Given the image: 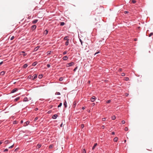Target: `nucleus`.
<instances>
[{
    "label": "nucleus",
    "instance_id": "f257e3e1",
    "mask_svg": "<svg viewBox=\"0 0 153 153\" xmlns=\"http://www.w3.org/2000/svg\"><path fill=\"white\" fill-rule=\"evenodd\" d=\"M74 62H71L70 63H68L66 64V66L67 67H68L70 66H71L74 64Z\"/></svg>",
    "mask_w": 153,
    "mask_h": 153
},
{
    "label": "nucleus",
    "instance_id": "f03ea898",
    "mask_svg": "<svg viewBox=\"0 0 153 153\" xmlns=\"http://www.w3.org/2000/svg\"><path fill=\"white\" fill-rule=\"evenodd\" d=\"M96 99V97L94 96H93V97L91 98L90 100L91 102H93L95 101Z\"/></svg>",
    "mask_w": 153,
    "mask_h": 153
},
{
    "label": "nucleus",
    "instance_id": "7ed1b4c3",
    "mask_svg": "<svg viewBox=\"0 0 153 153\" xmlns=\"http://www.w3.org/2000/svg\"><path fill=\"white\" fill-rule=\"evenodd\" d=\"M37 75L35 74L32 77L33 79L34 80L36 79L37 77Z\"/></svg>",
    "mask_w": 153,
    "mask_h": 153
},
{
    "label": "nucleus",
    "instance_id": "20e7f679",
    "mask_svg": "<svg viewBox=\"0 0 153 153\" xmlns=\"http://www.w3.org/2000/svg\"><path fill=\"white\" fill-rule=\"evenodd\" d=\"M30 121H27L25 123V126H27L30 123Z\"/></svg>",
    "mask_w": 153,
    "mask_h": 153
},
{
    "label": "nucleus",
    "instance_id": "39448f33",
    "mask_svg": "<svg viewBox=\"0 0 153 153\" xmlns=\"http://www.w3.org/2000/svg\"><path fill=\"white\" fill-rule=\"evenodd\" d=\"M63 59L64 60H66L68 59V57L67 56H65L63 57Z\"/></svg>",
    "mask_w": 153,
    "mask_h": 153
},
{
    "label": "nucleus",
    "instance_id": "423d86ee",
    "mask_svg": "<svg viewBox=\"0 0 153 153\" xmlns=\"http://www.w3.org/2000/svg\"><path fill=\"white\" fill-rule=\"evenodd\" d=\"M36 26L35 25H33L31 27V29L32 30H34L35 29H36Z\"/></svg>",
    "mask_w": 153,
    "mask_h": 153
},
{
    "label": "nucleus",
    "instance_id": "0eeeda50",
    "mask_svg": "<svg viewBox=\"0 0 153 153\" xmlns=\"http://www.w3.org/2000/svg\"><path fill=\"white\" fill-rule=\"evenodd\" d=\"M57 117V114H55L53 115L52 117V118L53 119H56Z\"/></svg>",
    "mask_w": 153,
    "mask_h": 153
},
{
    "label": "nucleus",
    "instance_id": "6e6552de",
    "mask_svg": "<svg viewBox=\"0 0 153 153\" xmlns=\"http://www.w3.org/2000/svg\"><path fill=\"white\" fill-rule=\"evenodd\" d=\"M48 33V31L47 30H45L44 31V34H45V35H47Z\"/></svg>",
    "mask_w": 153,
    "mask_h": 153
},
{
    "label": "nucleus",
    "instance_id": "1a4fd4ad",
    "mask_svg": "<svg viewBox=\"0 0 153 153\" xmlns=\"http://www.w3.org/2000/svg\"><path fill=\"white\" fill-rule=\"evenodd\" d=\"M17 90V89L15 88L12 91V93H13L14 92H15Z\"/></svg>",
    "mask_w": 153,
    "mask_h": 153
},
{
    "label": "nucleus",
    "instance_id": "9d476101",
    "mask_svg": "<svg viewBox=\"0 0 153 153\" xmlns=\"http://www.w3.org/2000/svg\"><path fill=\"white\" fill-rule=\"evenodd\" d=\"M118 140V138L117 137H116L114 138V140L115 142H117Z\"/></svg>",
    "mask_w": 153,
    "mask_h": 153
},
{
    "label": "nucleus",
    "instance_id": "9b49d317",
    "mask_svg": "<svg viewBox=\"0 0 153 153\" xmlns=\"http://www.w3.org/2000/svg\"><path fill=\"white\" fill-rule=\"evenodd\" d=\"M10 142L9 141V140H6L5 141L4 143L5 144H8V143H10Z\"/></svg>",
    "mask_w": 153,
    "mask_h": 153
},
{
    "label": "nucleus",
    "instance_id": "f8f14e48",
    "mask_svg": "<svg viewBox=\"0 0 153 153\" xmlns=\"http://www.w3.org/2000/svg\"><path fill=\"white\" fill-rule=\"evenodd\" d=\"M64 105L65 106V107L66 108L67 106V103L66 101H65L64 103Z\"/></svg>",
    "mask_w": 153,
    "mask_h": 153
},
{
    "label": "nucleus",
    "instance_id": "ddd939ff",
    "mask_svg": "<svg viewBox=\"0 0 153 153\" xmlns=\"http://www.w3.org/2000/svg\"><path fill=\"white\" fill-rule=\"evenodd\" d=\"M97 145V143H96L94 144V146L92 147V149H94L95 148V147Z\"/></svg>",
    "mask_w": 153,
    "mask_h": 153
},
{
    "label": "nucleus",
    "instance_id": "4468645a",
    "mask_svg": "<svg viewBox=\"0 0 153 153\" xmlns=\"http://www.w3.org/2000/svg\"><path fill=\"white\" fill-rule=\"evenodd\" d=\"M37 63V62H33V64L32 65L33 66H35Z\"/></svg>",
    "mask_w": 153,
    "mask_h": 153
},
{
    "label": "nucleus",
    "instance_id": "2eb2a0df",
    "mask_svg": "<svg viewBox=\"0 0 153 153\" xmlns=\"http://www.w3.org/2000/svg\"><path fill=\"white\" fill-rule=\"evenodd\" d=\"M25 102H26L28 101L27 100V98L26 97H25L24 98V100Z\"/></svg>",
    "mask_w": 153,
    "mask_h": 153
},
{
    "label": "nucleus",
    "instance_id": "dca6fc26",
    "mask_svg": "<svg viewBox=\"0 0 153 153\" xmlns=\"http://www.w3.org/2000/svg\"><path fill=\"white\" fill-rule=\"evenodd\" d=\"M27 66V65L26 64H24L23 66V68H26Z\"/></svg>",
    "mask_w": 153,
    "mask_h": 153
},
{
    "label": "nucleus",
    "instance_id": "f3484780",
    "mask_svg": "<svg viewBox=\"0 0 153 153\" xmlns=\"http://www.w3.org/2000/svg\"><path fill=\"white\" fill-rule=\"evenodd\" d=\"M68 40H67V41L65 42V45H68V44L69 42H68Z\"/></svg>",
    "mask_w": 153,
    "mask_h": 153
},
{
    "label": "nucleus",
    "instance_id": "a211bd4d",
    "mask_svg": "<svg viewBox=\"0 0 153 153\" xmlns=\"http://www.w3.org/2000/svg\"><path fill=\"white\" fill-rule=\"evenodd\" d=\"M115 118H116V117H115L114 116H113L111 117V119L113 120H115Z\"/></svg>",
    "mask_w": 153,
    "mask_h": 153
},
{
    "label": "nucleus",
    "instance_id": "6ab92c4d",
    "mask_svg": "<svg viewBox=\"0 0 153 153\" xmlns=\"http://www.w3.org/2000/svg\"><path fill=\"white\" fill-rule=\"evenodd\" d=\"M68 36H65L64 38V39L65 40H68Z\"/></svg>",
    "mask_w": 153,
    "mask_h": 153
},
{
    "label": "nucleus",
    "instance_id": "aec40b11",
    "mask_svg": "<svg viewBox=\"0 0 153 153\" xmlns=\"http://www.w3.org/2000/svg\"><path fill=\"white\" fill-rule=\"evenodd\" d=\"M65 25V23L64 22H61L60 23V25L63 26Z\"/></svg>",
    "mask_w": 153,
    "mask_h": 153
},
{
    "label": "nucleus",
    "instance_id": "412c9836",
    "mask_svg": "<svg viewBox=\"0 0 153 153\" xmlns=\"http://www.w3.org/2000/svg\"><path fill=\"white\" fill-rule=\"evenodd\" d=\"M125 80L126 81H128L129 80V78L128 77H126L125 78Z\"/></svg>",
    "mask_w": 153,
    "mask_h": 153
},
{
    "label": "nucleus",
    "instance_id": "4be33fe9",
    "mask_svg": "<svg viewBox=\"0 0 153 153\" xmlns=\"http://www.w3.org/2000/svg\"><path fill=\"white\" fill-rule=\"evenodd\" d=\"M19 97H17V98H16L15 100L16 101H18V100H19Z\"/></svg>",
    "mask_w": 153,
    "mask_h": 153
},
{
    "label": "nucleus",
    "instance_id": "5701e85b",
    "mask_svg": "<svg viewBox=\"0 0 153 153\" xmlns=\"http://www.w3.org/2000/svg\"><path fill=\"white\" fill-rule=\"evenodd\" d=\"M42 74L39 75V78H41L42 77Z\"/></svg>",
    "mask_w": 153,
    "mask_h": 153
},
{
    "label": "nucleus",
    "instance_id": "b1692460",
    "mask_svg": "<svg viewBox=\"0 0 153 153\" xmlns=\"http://www.w3.org/2000/svg\"><path fill=\"white\" fill-rule=\"evenodd\" d=\"M62 105V103H60L58 105V108L60 107Z\"/></svg>",
    "mask_w": 153,
    "mask_h": 153
},
{
    "label": "nucleus",
    "instance_id": "393cba45",
    "mask_svg": "<svg viewBox=\"0 0 153 153\" xmlns=\"http://www.w3.org/2000/svg\"><path fill=\"white\" fill-rule=\"evenodd\" d=\"M13 146H14V144H13V145H12V146L9 147H8V148L9 149H11L12 148H13Z\"/></svg>",
    "mask_w": 153,
    "mask_h": 153
},
{
    "label": "nucleus",
    "instance_id": "a878e982",
    "mask_svg": "<svg viewBox=\"0 0 153 153\" xmlns=\"http://www.w3.org/2000/svg\"><path fill=\"white\" fill-rule=\"evenodd\" d=\"M5 72L4 71H2L1 72V74L2 75H4L5 74Z\"/></svg>",
    "mask_w": 153,
    "mask_h": 153
},
{
    "label": "nucleus",
    "instance_id": "bb28decb",
    "mask_svg": "<svg viewBox=\"0 0 153 153\" xmlns=\"http://www.w3.org/2000/svg\"><path fill=\"white\" fill-rule=\"evenodd\" d=\"M124 130L125 131H127L128 130V127H126L125 128Z\"/></svg>",
    "mask_w": 153,
    "mask_h": 153
},
{
    "label": "nucleus",
    "instance_id": "cd10ccee",
    "mask_svg": "<svg viewBox=\"0 0 153 153\" xmlns=\"http://www.w3.org/2000/svg\"><path fill=\"white\" fill-rule=\"evenodd\" d=\"M84 127V125L83 124H82L81 125V128H83Z\"/></svg>",
    "mask_w": 153,
    "mask_h": 153
},
{
    "label": "nucleus",
    "instance_id": "c85d7f7f",
    "mask_svg": "<svg viewBox=\"0 0 153 153\" xmlns=\"http://www.w3.org/2000/svg\"><path fill=\"white\" fill-rule=\"evenodd\" d=\"M73 105L74 106V107H75L76 105V103L75 102H74L73 103Z\"/></svg>",
    "mask_w": 153,
    "mask_h": 153
},
{
    "label": "nucleus",
    "instance_id": "c756f323",
    "mask_svg": "<svg viewBox=\"0 0 153 153\" xmlns=\"http://www.w3.org/2000/svg\"><path fill=\"white\" fill-rule=\"evenodd\" d=\"M152 35H153V33H152L150 34L149 36L150 37L151 36H152Z\"/></svg>",
    "mask_w": 153,
    "mask_h": 153
},
{
    "label": "nucleus",
    "instance_id": "7c9ffc66",
    "mask_svg": "<svg viewBox=\"0 0 153 153\" xmlns=\"http://www.w3.org/2000/svg\"><path fill=\"white\" fill-rule=\"evenodd\" d=\"M102 121H105V120L106 118H102Z\"/></svg>",
    "mask_w": 153,
    "mask_h": 153
},
{
    "label": "nucleus",
    "instance_id": "2f4dec72",
    "mask_svg": "<svg viewBox=\"0 0 153 153\" xmlns=\"http://www.w3.org/2000/svg\"><path fill=\"white\" fill-rule=\"evenodd\" d=\"M110 102H111V100H108L106 102L108 103H109Z\"/></svg>",
    "mask_w": 153,
    "mask_h": 153
},
{
    "label": "nucleus",
    "instance_id": "473e14b6",
    "mask_svg": "<svg viewBox=\"0 0 153 153\" xmlns=\"http://www.w3.org/2000/svg\"><path fill=\"white\" fill-rule=\"evenodd\" d=\"M131 1L133 3H134L136 2V1L134 0H132Z\"/></svg>",
    "mask_w": 153,
    "mask_h": 153
},
{
    "label": "nucleus",
    "instance_id": "72a5a7b5",
    "mask_svg": "<svg viewBox=\"0 0 153 153\" xmlns=\"http://www.w3.org/2000/svg\"><path fill=\"white\" fill-rule=\"evenodd\" d=\"M67 53V51H65L63 53V55H65V54H66Z\"/></svg>",
    "mask_w": 153,
    "mask_h": 153
},
{
    "label": "nucleus",
    "instance_id": "f704fd0d",
    "mask_svg": "<svg viewBox=\"0 0 153 153\" xmlns=\"http://www.w3.org/2000/svg\"><path fill=\"white\" fill-rule=\"evenodd\" d=\"M60 93L59 92H57L56 93V94L57 95H60Z\"/></svg>",
    "mask_w": 153,
    "mask_h": 153
},
{
    "label": "nucleus",
    "instance_id": "c9c22d12",
    "mask_svg": "<svg viewBox=\"0 0 153 153\" xmlns=\"http://www.w3.org/2000/svg\"><path fill=\"white\" fill-rule=\"evenodd\" d=\"M14 36H12V37L11 38H10V40H13V39H14Z\"/></svg>",
    "mask_w": 153,
    "mask_h": 153
},
{
    "label": "nucleus",
    "instance_id": "e433bc0d",
    "mask_svg": "<svg viewBox=\"0 0 153 153\" xmlns=\"http://www.w3.org/2000/svg\"><path fill=\"white\" fill-rule=\"evenodd\" d=\"M77 67H76V68H75L74 69V71H76V70L77 69Z\"/></svg>",
    "mask_w": 153,
    "mask_h": 153
},
{
    "label": "nucleus",
    "instance_id": "4c0bfd02",
    "mask_svg": "<svg viewBox=\"0 0 153 153\" xmlns=\"http://www.w3.org/2000/svg\"><path fill=\"white\" fill-rule=\"evenodd\" d=\"M38 117H36L35 118V119H34V121H36V120H37L38 119Z\"/></svg>",
    "mask_w": 153,
    "mask_h": 153
},
{
    "label": "nucleus",
    "instance_id": "58836bf2",
    "mask_svg": "<svg viewBox=\"0 0 153 153\" xmlns=\"http://www.w3.org/2000/svg\"><path fill=\"white\" fill-rule=\"evenodd\" d=\"M79 40L81 42L82 45V40L80 39H79Z\"/></svg>",
    "mask_w": 153,
    "mask_h": 153
},
{
    "label": "nucleus",
    "instance_id": "ea45409f",
    "mask_svg": "<svg viewBox=\"0 0 153 153\" xmlns=\"http://www.w3.org/2000/svg\"><path fill=\"white\" fill-rule=\"evenodd\" d=\"M47 67L48 68H49L50 67V64H48L47 65Z\"/></svg>",
    "mask_w": 153,
    "mask_h": 153
},
{
    "label": "nucleus",
    "instance_id": "a19ab883",
    "mask_svg": "<svg viewBox=\"0 0 153 153\" xmlns=\"http://www.w3.org/2000/svg\"><path fill=\"white\" fill-rule=\"evenodd\" d=\"M121 75H122V76H125V74L124 73H123Z\"/></svg>",
    "mask_w": 153,
    "mask_h": 153
},
{
    "label": "nucleus",
    "instance_id": "79ce46f5",
    "mask_svg": "<svg viewBox=\"0 0 153 153\" xmlns=\"http://www.w3.org/2000/svg\"><path fill=\"white\" fill-rule=\"evenodd\" d=\"M122 123L123 124H124L125 123V121L122 120Z\"/></svg>",
    "mask_w": 153,
    "mask_h": 153
},
{
    "label": "nucleus",
    "instance_id": "37998d69",
    "mask_svg": "<svg viewBox=\"0 0 153 153\" xmlns=\"http://www.w3.org/2000/svg\"><path fill=\"white\" fill-rule=\"evenodd\" d=\"M8 151V149H5L4 150V152H7V151Z\"/></svg>",
    "mask_w": 153,
    "mask_h": 153
},
{
    "label": "nucleus",
    "instance_id": "c03bdc74",
    "mask_svg": "<svg viewBox=\"0 0 153 153\" xmlns=\"http://www.w3.org/2000/svg\"><path fill=\"white\" fill-rule=\"evenodd\" d=\"M63 80V79H62V77H61L59 79V80L60 81H62Z\"/></svg>",
    "mask_w": 153,
    "mask_h": 153
},
{
    "label": "nucleus",
    "instance_id": "a18cd8bd",
    "mask_svg": "<svg viewBox=\"0 0 153 153\" xmlns=\"http://www.w3.org/2000/svg\"><path fill=\"white\" fill-rule=\"evenodd\" d=\"M128 13V11H126L124 12V13L125 14H127V13Z\"/></svg>",
    "mask_w": 153,
    "mask_h": 153
},
{
    "label": "nucleus",
    "instance_id": "49530a36",
    "mask_svg": "<svg viewBox=\"0 0 153 153\" xmlns=\"http://www.w3.org/2000/svg\"><path fill=\"white\" fill-rule=\"evenodd\" d=\"M100 53V52H99V51H98V52H96V53H95V54H94V55H95H95H96L97 54V53Z\"/></svg>",
    "mask_w": 153,
    "mask_h": 153
},
{
    "label": "nucleus",
    "instance_id": "de8ad7c7",
    "mask_svg": "<svg viewBox=\"0 0 153 153\" xmlns=\"http://www.w3.org/2000/svg\"><path fill=\"white\" fill-rule=\"evenodd\" d=\"M101 127L102 128L104 129L105 128V126H104L103 125Z\"/></svg>",
    "mask_w": 153,
    "mask_h": 153
},
{
    "label": "nucleus",
    "instance_id": "09e8293b",
    "mask_svg": "<svg viewBox=\"0 0 153 153\" xmlns=\"http://www.w3.org/2000/svg\"><path fill=\"white\" fill-rule=\"evenodd\" d=\"M111 134L112 135H114L115 134V132H113L111 133Z\"/></svg>",
    "mask_w": 153,
    "mask_h": 153
},
{
    "label": "nucleus",
    "instance_id": "8fccbe9b",
    "mask_svg": "<svg viewBox=\"0 0 153 153\" xmlns=\"http://www.w3.org/2000/svg\"><path fill=\"white\" fill-rule=\"evenodd\" d=\"M26 55H27L26 53H25L23 54V56H26Z\"/></svg>",
    "mask_w": 153,
    "mask_h": 153
},
{
    "label": "nucleus",
    "instance_id": "3c124183",
    "mask_svg": "<svg viewBox=\"0 0 153 153\" xmlns=\"http://www.w3.org/2000/svg\"><path fill=\"white\" fill-rule=\"evenodd\" d=\"M42 13V15L41 16V17H42V16H43V15L44 14V13Z\"/></svg>",
    "mask_w": 153,
    "mask_h": 153
},
{
    "label": "nucleus",
    "instance_id": "603ef678",
    "mask_svg": "<svg viewBox=\"0 0 153 153\" xmlns=\"http://www.w3.org/2000/svg\"><path fill=\"white\" fill-rule=\"evenodd\" d=\"M38 48V47H36V48L35 49H36V51H37V50H38V48Z\"/></svg>",
    "mask_w": 153,
    "mask_h": 153
},
{
    "label": "nucleus",
    "instance_id": "864d4df0",
    "mask_svg": "<svg viewBox=\"0 0 153 153\" xmlns=\"http://www.w3.org/2000/svg\"><path fill=\"white\" fill-rule=\"evenodd\" d=\"M128 94L127 93H126V96H128Z\"/></svg>",
    "mask_w": 153,
    "mask_h": 153
},
{
    "label": "nucleus",
    "instance_id": "5fc2aeb1",
    "mask_svg": "<svg viewBox=\"0 0 153 153\" xmlns=\"http://www.w3.org/2000/svg\"><path fill=\"white\" fill-rule=\"evenodd\" d=\"M134 40L135 41H137V38H135V39H134Z\"/></svg>",
    "mask_w": 153,
    "mask_h": 153
},
{
    "label": "nucleus",
    "instance_id": "6e6d98bb",
    "mask_svg": "<svg viewBox=\"0 0 153 153\" xmlns=\"http://www.w3.org/2000/svg\"><path fill=\"white\" fill-rule=\"evenodd\" d=\"M41 146V145L39 144V148H40Z\"/></svg>",
    "mask_w": 153,
    "mask_h": 153
},
{
    "label": "nucleus",
    "instance_id": "4d7b16f0",
    "mask_svg": "<svg viewBox=\"0 0 153 153\" xmlns=\"http://www.w3.org/2000/svg\"><path fill=\"white\" fill-rule=\"evenodd\" d=\"M37 21V20H36V21H34V23H36Z\"/></svg>",
    "mask_w": 153,
    "mask_h": 153
},
{
    "label": "nucleus",
    "instance_id": "13d9d810",
    "mask_svg": "<svg viewBox=\"0 0 153 153\" xmlns=\"http://www.w3.org/2000/svg\"><path fill=\"white\" fill-rule=\"evenodd\" d=\"M20 122L22 123H23V121L22 120H21Z\"/></svg>",
    "mask_w": 153,
    "mask_h": 153
},
{
    "label": "nucleus",
    "instance_id": "bf43d9fd",
    "mask_svg": "<svg viewBox=\"0 0 153 153\" xmlns=\"http://www.w3.org/2000/svg\"><path fill=\"white\" fill-rule=\"evenodd\" d=\"M3 62H0V65L2 64L3 63Z\"/></svg>",
    "mask_w": 153,
    "mask_h": 153
},
{
    "label": "nucleus",
    "instance_id": "052dcab7",
    "mask_svg": "<svg viewBox=\"0 0 153 153\" xmlns=\"http://www.w3.org/2000/svg\"><path fill=\"white\" fill-rule=\"evenodd\" d=\"M92 104V105H93V106H94V105H95V103H93Z\"/></svg>",
    "mask_w": 153,
    "mask_h": 153
},
{
    "label": "nucleus",
    "instance_id": "680f3d73",
    "mask_svg": "<svg viewBox=\"0 0 153 153\" xmlns=\"http://www.w3.org/2000/svg\"><path fill=\"white\" fill-rule=\"evenodd\" d=\"M2 143V142L1 141H0V145H1Z\"/></svg>",
    "mask_w": 153,
    "mask_h": 153
},
{
    "label": "nucleus",
    "instance_id": "e2e57ef3",
    "mask_svg": "<svg viewBox=\"0 0 153 153\" xmlns=\"http://www.w3.org/2000/svg\"><path fill=\"white\" fill-rule=\"evenodd\" d=\"M62 124H61V125H60V127H62Z\"/></svg>",
    "mask_w": 153,
    "mask_h": 153
},
{
    "label": "nucleus",
    "instance_id": "0e129e2a",
    "mask_svg": "<svg viewBox=\"0 0 153 153\" xmlns=\"http://www.w3.org/2000/svg\"><path fill=\"white\" fill-rule=\"evenodd\" d=\"M21 53H25V52L24 51H23L21 52Z\"/></svg>",
    "mask_w": 153,
    "mask_h": 153
},
{
    "label": "nucleus",
    "instance_id": "69168bd1",
    "mask_svg": "<svg viewBox=\"0 0 153 153\" xmlns=\"http://www.w3.org/2000/svg\"><path fill=\"white\" fill-rule=\"evenodd\" d=\"M85 108H84V107H83L82 108V109H85Z\"/></svg>",
    "mask_w": 153,
    "mask_h": 153
},
{
    "label": "nucleus",
    "instance_id": "338daca9",
    "mask_svg": "<svg viewBox=\"0 0 153 153\" xmlns=\"http://www.w3.org/2000/svg\"><path fill=\"white\" fill-rule=\"evenodd\" d=\"M126 140H125V141H124L125 143H126Z\"/></svg>",
    "mask_w": 153,
    "mask_h": 153
},
{
    "label": "nucleus",
    "instance_id": "774afa93",
    "mask_svg": "<svg viewBox=\"0 0 153 153\" xmlns=\"http://www.w3.org/2000/svg\"><path fill=\"white\" fill-rule=\"evenodd\" d=\"M36 109V110H38V108H37Z\"/></svg>",
    "mask_w": 153,
    "mask_h": 153
}]
</instances>
